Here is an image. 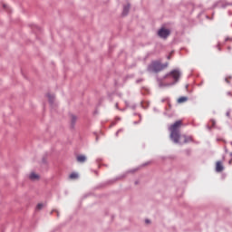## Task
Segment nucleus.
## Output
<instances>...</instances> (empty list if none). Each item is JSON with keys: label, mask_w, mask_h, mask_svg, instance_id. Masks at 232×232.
<instances>
[{"label": "nucleus", "mask_w": 232, "mask_h": 232, "mask_svg": "<svg viewBox=\"0 0 232 232\" xmlns=\"http://www.w3.org/2000/svg\"><path fill=\"white\" fill-rule=\"evenodd\" d=\"M180 128H182V120H179L169 127V130L170 131V139L176 144H186V142H189L191 138L188 136L180 135Z\"/></svg>", "instance_id": "obj_1"}, {"label": "nucleus", "mask_w": 232, "mask_h": 232, "mask_svg": "<svg viewBox=\"0 0 232 232\" xmlns=\"http://www.w3.org/2000/svg\"><path fill=\"white\" fill-rule=\"evenodd\" d=\"M166 66L160 64L159 62H154L149 66V72H160L165 69Z\"/></svg>", "instance_id": "obj_2"}, {"label": "nucleus", "mask_w": 232, "mask_h": 232, "mask_svg": "<svg viewBox=\"0 0 232 232\" xmlns=\"http://www.w3.org/2000/svg\"><path fill=\"white\" fill-rule=\"evenodd\" d=\"M169 34H171V32L169 31V29H166V28H161L158 32V35L159 37H161V39H168V37L169 36Z\"/></svg>", "instance_id": "obj_3"}, {"label": "nucleus", "mask_w": 232, "mask_h": 232, "mask_svg": "<svg viewBox=\"0 0 232 232\" xmlns=\"http://www.w3.org/2000/svg\"><path fill=\"white\" fill-rule=\"evenodd\" d=\"M169 75H171L172 78L174 79V82H172L171 84H175V82H179V79H180V71H179L177 69L172 70L169 72Z\"/></svg>", "instance_id": "obj_4"}, {"label": "nucleus", "mask_w": 232, "mask_h": 232, "mask_svg": "<svg viewBox=\"0 0 232 232\" xmlns=\"http://www.w3.org/2000/svg\"><path fill=\"white\" fill-rule=\"evenodd\" d=\"M216 171L218 173H221V171H224V165L222 164V161L216 162Z\"/></svg>", "instance_id": "obj_5"}, {"label": "nucleus", "mask_w": 232, "mask_h": 232, "mask_svg": "<svg viewBox=\"0 0 232 232\" xmlns=\"http://www.w3.org/2000/svg\"><path fill=\"white\" fill-rule=\"evenodd\" d=\"M76 160H77V162H80V163L86 162V156H84V155H78L76 157Z\"/></svg>", "instance_id": "obj_6"}, {"label": "nucleus", "mask_w": 232, "mask_h": 232, "mask_svg": "<svg viewBox=\"0 0 232 232\" xmlns=\"http://www.w3.org/2000/svg\"><path fill=\"white\" fill-rule=\"evenodd\" d=\"M29 179H30V180H39V176L37 174H35V172H32L29 175Z\"/></svg>", "instance_id": "obj_7"}, {"label": "nucleus", "mask_w": 232, "mask_h": 232, "mask_svg": "<svg viewBox=\"0 0 232 232\" xmlns=\"http://www.w3.org/2000/svg\"><path fill=\"white\" fill-rule=\"evenodd\" d=\"M188 102V97L186 96H182L178 99L179 104H182V102Z\"/></svg>", "instance_id": "obj_8"}, {"label": "nucleus", "mask_w": 232, "mask_h": 232, "mask_svg": "<svg viewBox=\"0 0 232 232\" xmlns=\"http://www.w3.org/2000/svg\"><path fill=\"white\" fill-rule=\"evenodd\" d=\"M69 178L72 180L75 179H79V174H77L75 172H72V173L70 174Z\"/></svg>", "instance_id": "obj_9"}, {"label": "nucleus", "mask_w": 232, "mask_h": 232, "mask_svg": "<svg viewBox=\"0 0 232 232\" xmlns=\"http://www.w3.org/2000/svg\"><path fill=\"white\" fill-rule=\"evenodd\" d=\"M47 97H48L49 102H53V100L55 99V96L53 94L48 93Z\"/></svg>", "instance_id": "obj_10"}, {"label": "nucleus", "mask_w": 232, "mask_h": 232, "mask_svg": "<svg viewBox=\"0 0 232 232\" xmlns=\"http://www.w3.org/2000/svg\"><path fill=\"white\" fill-rule=\"evenodd\" d=\"M128 12H130V5H126L123 9V15H127Z\"/></svg>", "instance_id": "obj_11"}, {"label": "nucleus", "mask_w": 232, "mask_h": 232, "mask_svg": "<svg viewBox=\"0 0 232 232\" xmlns=\"http://www.w3.org/2000/svg\"><path fill=\"white\" fill-rule=\"evenodd\" d=\"M71 122L72 125L75 124V122H77V117L72 115L71 117Z\"/></svg>", "instance_id": "obj_12"}, {"label": "nucleus", "mask_w": 232, "mask_h": 232, "mask_svg": "<svg viewBox=\"0 0 232 232\" xmlns=\"http://www.w3.org/2000/svg\"><path fill=\"white\" fill-rule=\"evenodd\" d=\"M43 208H44V205L43 203H39L37 206H36V209L38 211H40V209H42Z\"/></svg>", "instance_id": "obj_13"}, {"label": "nucleus", "mask_w": 232, "mask_h": 232, "mask_svg": "<svg viewBox=\"0 0 232 232\" xmlns=\"http://www.w3.org/2000/svg\"><path fill=\"white\" fill-rule=\"evenodd\" d=\"M171 55H173V53H171L169 56H168V59H171Z\"/></svg>", "instance_id": "obj_14"}, {"label": "nucleus", "mask_w": 232, "mask_h": 232, "mask_svg": "<svg viewBox=\"0 0 232 232\" xmlns=\"http://www.w3.org/2000/svg\"><path fill=\"white\" fill-rule=\"evenodd\" d=\"M145 222H146V224H150V220L149 219H146Z\"/></svg>", "instance_id": "obj_15"}, {"label": "nucleus", "mask_w": 232, "mask_h": 232, "mask_svg": "<svg viewBox=\"0 0 232 232\" xmlns=\"http://www.w3.org/2000/svg\"><path fill=\"white\" fill-rule=\"evenodd\" d=\"M223 160H226V158H225V157H223Z\"/></svg>", "instance_id": "obj_16"}, {"label": "nucleus", "mask_w": 232, "mask_h": 232, "mask_svg": "<svg viewBox=\"0 0 232 232\" xmlns=\"http://www.w3.org/2000/svg\"><path fill=\"white\" fill-rule=\"evenodd\" d=\"M231 157H232V152L230 153Z\"/></svg>", "instance_id": "obj_17"}]
</instances>
